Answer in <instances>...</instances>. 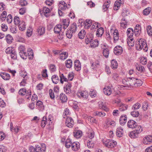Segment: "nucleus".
<instances>
[{
    "mask_svg": "<svg viewBox=\"0 0 152 152\" xmlns=\"http://www.w3.org/2000/svg\"><path fill=\"white\" fill-rule=\"evenodd\" d=\"M66 126L69 128L72 127L74 122L72 118L70 117H66Z\"/></svg>",
    "mask_w": 152,
    "mask_h": 152,
    "instance_id": "423d86ee",
    "label": "nucleus"
},
{
    "mask_svg": "<svg viewBox=\"0 0 152 152\" xmlns=\"http://www.w3.org/2000/svg\"><path fill=\"white\" fill-rule=\"evenodd\" d=\"M143 143L145 144H149L152 142V136H148L144 137L143 139Z\"/></svg>",
    "mask_w": 152,
    "mask_h": 152,
    "instance_id": "6e6552de",
    "label": "nucleus"
},
{
    "mask_svg": "<svg viewBox=\"0 0 152 152\" xmlns=\"http://www.w3.org/2000/svg\"><path fill=\"white\" fill-rule=\"evenodd\" d=\"M38 35H41L43 34L45 32V28L43 26H40L38 27L37 29Z\"/></svg>",
    "mask_w": 152,
    "mask_h": 152,
    "instance_id": "2eb2a0df",
    "label": "nucleus"
},
{
    "mask_svg": "<svg viewBox=\"0 0 152 152\" xmlns=\"http://www.w3.org/2000/svg\"><path fill=\"white\" fill-rule=\"evenodd\" d=\"M85 28H88L92 25V20H91L87 19L85 22Z\"/></svg>",
    "mask_w": 152,
    "mask_h": 152,
    "instance_id": "e433bc0d",
    "label": "nucleus"
},
{
    "mask_svg": "<svg viewBox=\"0 0 152 152\" xmlns=\"http://www.w3.org/2000/svg\"><path fill=\"white\" fill-rule=\"evenodd\" d=\"M104 32V28L102 27H100L96 31V36L99 37H101L103 34Z\"/></svg>",
    "mask_w": 152,
    "mask_h": 152,
    "instance_id": "5701e85b",
    "label": "nucleus"
},
{
    "mask_svg": "<svg viewBox=\"0 0 152 152\" xmlns=\"http://www.w3.org/2000/svg\"><path fill=\"white\" fill-rule=\"evenodd\" d=\"M103 56L106 58H107L108 57L109 54V51L108 49L107 48H105L103 49Z\"/></svg>",
    "mask_w": 152,
    "mask_h": 152,
    "instance_id": "49530a36",
    "label": "nucleus"
},
{
    "mask_svg": "<svg viewBox=\"0 0 152 152\" xmlns=\"http://www.w3.org/2000/svg\"><path fill=\"white\" fill-rule=\"evenodd\" d=\"M7 42L8 43L10 44L12 43L13 41V38L10 34L7 35L6 37Z\"/></svg>",
    "mask_w": 152,
    "mask_h": 152,
    "instance_id": "37998d69",
    "label": "nucleus"
},
{
    "mask_svg": "<svg viewBox=\"0 0 152 152\" xmlns=\"http://www.w3.org/2000/svg\"><path fill=\"white\" fill-rule=\"evenodd\" d=\"M63 28L61 24H58L56 25L54 29V32L56 33H59L61 31Z\"/></svg>",
    "mask_w": 152,
    "mask_h": 152,
    "instance_id": "aec40b11",
    "label": "nucleus"
},
{
    "mask_svg": "<svg viewBox=\"0 0 152 152\" xmlns=\"http://www.w3.org/2000/svg\"><path fill=\"white\" fill-rule=\"evenodd\" d=\"M7 21L8 23H11L12 21V17L11 15L9 14L7 17Z\"/></svg>",
    "mask_w": 152,
    "mask_h": 152,
    "instance_id": "774afa93",
    "label": "nucleus"
},
{
    "mask_svg": "<svg viewBox=\"0 0 152 152\" xmlns=\"http://www.w3.org/2000/svg\"><path fill=\"white\" fill-rule=\"evenodd\" d=\"M68 5L69 6V5L68 4ZM59 7L60 9L63 10H66L69 7H68V6L67 5L65 2L63 1L60 2Z\"/></svg>",
    "mask_w": 152,
    "mask_h": 152,
    "instance_id": "4468645a",
    "label": "nucleus"
},
{
    "mask_svg": "<svg viewBox=\"0 0 152 152\" xmlns=\"http://www.w3.org/2000/svg\"><path fill=\"white\" fill-rule=\"evenodd\" d=\"M93 39V34L90 33L86 35L85 39V42L87 44L91 43Z\"/></svg>",
    "mask_w": 152,
    "mask_h": 152,
    "instance_id": "9b49d317",
    "label": "nucleus"
},
{
    "mask_svg": "<svg viewBox=\"0 0 152 152\" xmlns=\"http://www.w3.org/2000/svg\"><path fill=\"white\" fill-rule=\"evenodd\" d=\"M72 143L70 139H67L65 143V147L67 148H69L71 146H72Z\"/></svg>",
    "mask_w": 152,
    "mask_h": 152,
    "instance_id": "c03bdc74",
    "label": "nucleus"
},
{
    "mask_svg": "<svg viewBox=\"0 0 152 152\" xmlns=\"http://www.w3.org/2000/svg\"><path fill=\"white\" fill-rule=\"evenodd\" d=\"M0 75L3 79L5 80H9L10 77V74L6 72H1Z\"/></svg>",
    "mask_w": 152,
    "mask_h": 152,
    "instance_id": "f3484780",
    "label": "nucleus"
},
{
    "mask_svg": "<svg viewBox=\"0 0 152 152\" xmlns=\"http://www.w3.org/2000/svg\"><path fill=\"white\" fill-rule=\"evenodd\" d=\"M148 104L146 102H144L143 103L142 108L143 110L146 111L148 109Z\"/></svg>",
    "mask_w": 152,
    "mask_h": 152,
    "instance_id": "5fc2aeb1",
    "label": "nucleus"
},
{
    "mask_svg": "<svg viewBox=\"0 0 152 152\" xmlns=\"http://www.w3.org/2000/svg\"><path fill=\"white\" fill-rule=\"evenodd\" d=\"M49 93L50 96L52 99H54L55 97V96L53 91L52 89H50L49 90Z\"/></svg>",
    "mask_w": 152,
    "mask_h": 152,
    "instance_id": "e2e57ef3",
    "label": "nucleus"
},
{
    "mask_svg": "<svg viewBox=\"0 0 152 152\" xmlns=\"http://www.w3.org/2000/svg\"><path fill=\"white\" fill-rule=\"evenodd\" d=\"M107 125L109 126H114L115 125V122L112 121L107 120L106 122Z\"/></svg>",
    "mask_w": 152,
    "mask_h": 152,
    "instance_id": "4d7b16f0",
    "label": "nucleus"
},
{
    "mask_svg": "<svg viewBox=\"0 0 152 152\" xmlns=\"http://www.w3.org/2000/svg\"><path fill=\"white\" fill-rule=\"evenodd\" d=\"M111 66L113 69H116L117 68L118 63L115 60H112L111 61Z\"/></svg>",
    "mask_w": 152,
    "mask_h": 152,
    "instance_id": "72a5a7b5",
    "label": "nucleus"
},
{
    "mask_svg": "<svg viewBox=\"0 0 152 152\" xmlns=\"http://www.w3.org/2000/svg\"><path fill=\"white\" fill-rule=\"evenodd\" d=\"M74 67L77 71H79L81 69V63L79 60H76L74 62Z\"/></svg>",
    "mask_w": 152,
    "mask_h": 152,
    "instance_id": "ddd939ff",
    "label": "nucleus"
},
{
    "mask_svg": "<svg viewBox=\"0 0 152 152\" xmlns=\"http://www.w3.org/2000/svg\"><path fill=\"white\" fill-rule=\"evenodd\" d=\"M43 12L44 15L48 18L50 16V10L49 8L45 7L43 8Z\"/></svg>",
    "mask_w": 152,
    "mask_h": 152,
    "instance_id": "a211bd4d",
    "label": "nucleus"
},
{
    "mask_svg": "<svg viewBox=\"0 0 152 152\" xmlns=\"http://www.w3.org/2000/svg\"><path fill=\"white\" fill-rule=\"evenodd\" d=\"M137 80H136L135 82V87H137L138 86H141L142 84V81L138 79L137 78H136Z\"/></svg>",
    "mask_w": 152,
    "mask_h": 152,
    "instance_id": "603ef678",
    "label": "nucleus"
},
{
    "mask_svg": "<svg viewBox=\"0 0 152 152\" xmlns=\"http://www.w3.org/2000/svg\"><path fill=\"white\" fill-rule=\"evenodd\" d=\"M134 128H135V130L139 134L143 130L142 127L140 126H138L137 125V126L135 127Z\"/></svg>",
    "mask_w": 152,
    "mask_h": 152,
    "instance_id": "de8ad7c7",
    "label": "nucleus"
},
{
    "mask_svg": "<svg viewBox=\"0 0 152 152\" xmlns=\"http://www.w3.org/2000/svg\"><path fill=\"white\" fill-rule=\"evenodd\" d=\"M121 3V2L118 1H116L115 2L114 4V6L115 7L114 10H118V8L120 6Z\"/></svg>",
    "mask_w": 152,
    "mask_h": 152,
    "instance_id": "6e6d98bb",
    "label": "nucleus"
},
{
    "mask_svg": "<svg viewBox=\"0 0 152 152\" xmlns=\"http://www.w3.org/2000/svg\"><path fill=\"white\" fill-rule=\"evenodd\" d=\"M80 144L78 142H74L72 143V148L73 151H76L80 148Z\"/></svg>",
    "mask_w": 152,
    "mask_h": 152,
    "instance_id": "f8f14e48",
    "label": "nucleus"
},
{
    "mask_svg": "<svg viewBox=\"0 0 152 152\" xmlns=\"http://www.w3.org/2000/svg\"><path fill=\"white\" fill-rule=\"evenodd\" d=\"M140 63L143 65H145L147 63V60L146 58L144 57H141L140 59Z\"/></svg>",
    "mask_w": 152,
    "mask_h": 152,
    "instance_id": "052dcab7",
    "label": "nucleus"
},
{
    "mask_svg": "<svg viewBox=\"0 0 152 152\" xmlns=\"http://www.w3.org/2000/svg\"><path fill=\"white\" fill-rule=\"evenodd\" d=\"M69 21L68 20L63 19V20L62 27L64 29H66L69 26Z\"/></svg>",
    "mask_w": 152,
    "mask_h": 152,
    "instance_id": "c756f323",
    "label": "nucleus"
},
{
    "mask_svg": "<svg viewBox=\"0 0 152 152\" xmlns=\"http://www.w3.org/2000/svg\"><path fill=\"white\" fill-rule=\"evenodd\" d=\"M136 49L140 50L142 48L145 52H147L148 50L146 40L143 39H140L136 42Z\"/></svg>",
    "mask_w": 152,
    "mask_h": 152,
    "instance_id": "f03ea898",
    "label": "nucleus"
},
{
    "mask_svg": "<svg viewBox=\"0 0 152 152\" xmlns=\"http://www.w3.org/2000/svg\"><path fill=\"white\" fill-rule=\"evenodd\" d=\"M94 145V144L92 140H88L87 143V146L88 148H93Z\"/></svg>",
    "mask_w": 152,
    "mask_h": 152,
    "instance_id": "a18cd8bd",
    "label": "nucleus"
},
{
    "mask_svg": "<svg viewBox=\"0 0 152 152\" xmlns=\"http://www.w3.org/2000/svg\"><path fill=\"white\" fill-rule=\"evenodd\" d=\"M136 80H137V79L134 77H129V78L128 82H129L130 84L129 85H130V86H134L135 87V83Z\"/></svg>",
    "mask_w": 152,
    "mask_h": 152,
    "instance_id": "2f4dec72",
    "label": "nucleus"
},
{
    "mask_svg": "<svg viewBox=\"0 0 152 152\" xmlns=\"http://www.w3.org/2000/svg\"><path fill=\"white\" fill-rule=\"evenodd\" d=\"M56 98L57 100L60 99L62 103L66 102L67 100L66 95L63 93L60 94L59 97L57 96Z\"/></svg>",
    "mask_w": 152,
    "mask_h": 152,
    "instance_id": "0eeeda50",
    "label": "nucleus"
},
{
    "mask_svg": "<svg viewBox=\"0 0 152 152\" xmlns=\"http://www.w3.org/2000/svg\"><path fill=\"white\" fill-rule=\"evenodd\" d=\"M151 10V7H148L143 10V14L144 15H147L150 13Z\"/></svg>",
    "mask_w": 152,
    "mask_h": 152,
    "instance_id": "79ce46f5",
    "label": "nucleus"
},
{
    "mask_svg": "<svg viewBox=\"0 0 152 152\" xmlns=\"http://www.w3.org/2000/svg\"><path fill=\"white\" fill-rule=\"evenodd\" d=\"M82 135V132L81 131L77 130L74 132V136L77 138L80 137Z\"/></svg>",
    "mask_w": 152,
    "mask_h": 152,
    "instance_id": "a878e982",
    "label": "nucleus"
},
{
    "mask_svg": "<svg viewBox=\"0 0 152 152\" xmlns=\"http://www.w3.org/2000/svg\"><path fill=\"white\" fill-rule=\"evenodd\" d=\"M7 16V12L4 11L1 15L0 16V18L2 20H5Z\"/></svg>",
    "mask_w": 152,
    "mask_h": 152,
    "instance_id": "13d9d810",
    "label": "nucleus"
},
{
    "mask_svg": "<svg viewBox=\"0 0 152 152\" xmlns=\"http://www.w3.org/2000/svg\"><path fill=\"white\" fill-rule=\"evenodd\" d=\"M103 92L105 94L109 96L112 93V90L109 86H107L103 89Z\"/></svg>",
    "mask_w": 152,
    "mask_h": 152,
    "instance_id": "412c9836",
    "label": "nucleus"
},
{
    "mask_svg": "<svg viewBox=\"0 0 152 152\" xmlns=\"http://www.w3.org/2000/svg\"><path fill=\"white\" fill-rule=\"evenodd\" d=\"M140 104L138 102H137L133 106L132 109L134 110L138 109L140 108Z\"/></svg>",
    "mask_w": 152,
    "mask_h": 152,
    "instance_id": "680f3d73",
    "label": "nucleus"
},
{
    "mask_svg": "<svg viewBox=\"0 0 152 152\" xmlns=\"http://www.w3.org/2000/svg\"><path fill=\"white\" fill-rule=\"evenodd\" d=\"M130 114L133 117H137L139 116V113L138 111L134 110L132 111Z\"/></svg>",
    "mask_w": 152,
    "mask_h": 152,
    "instance_id": "3c124183",
    "label": "nucleus"
},
{
    "mask_svg": "<svg viewBox=\"0 0 152 152\" xmlns=\"http://www.w3.org/2000/svg\"><path fill=\"white\" fill-rule=\"evenodd\" d=\"M127 23L126 20L125 18H124L121 20V26L124 28H126L127 25Z\"/></svg>",
    "mask_w": 152,
    "mask_h": 152,
    "instance_id": "4c0bfd02",
    "label": "nucleus"
},
{
    "mask_svg": "<svg viewBox=\"0 0 152 152\" xmlns=\"http://www.w3.org/2000/svg\"><path fill=\"white\" fill-rule=\"evenodd\" d=\"M114 42H117L119 39V34L117 29H115L113 33Z\"/></svg>",
    "mask_w": 152,
    "mask_h": 152,
    "instance_id": "dca6fc26",
    "label": "nucleus"
},
{
    "mask_svg": "<svg viewBox=\"0 0 152 152\" xmlns=\"http://www.w3.org/2000/svg\"><path fill=\"white\" fill-rule=\"evenodd\" d=\"M139 134L136 131L134 130L131 132L129 135L131 138H135L138 137Z\"/></svg>",
    "mask_w": 152,
    "mask_h": 152,
    "instance_id": "4be33fe9",
    "label": "nucleus"
},
{
    "mask_svg": "<svg viewBox=\"0 0 152 152\" xmlns=\"http://www.w3.org/2000/svg\"><path fill=\"white\" fill-rule=\"evenodd\" d=\"M119 105V109L121 111H124L127 109L128 106L126 104L121 103H120Z\"/></svg>",
    "mask_w": 152,
    "mask_h": 152,
    "instance_id": "c85d7f7f",
    "label": "nucleus"
},
{
    "mask_svg": "<svg viewBox=\"0 0 152 152\" xmlns=\"http://www.w3.org/2000/svg\"><path fill=\"white\" fill-rule=\"evenodd\" d=\"M134 31L133 29L132 28H128L127 31L126 33L128 37L127 39V43L129 46H133L134 44H132L129 45V42H132L133 40V35Z\"/></svg>",
    "mask_w": 152,
    "mask_h": 152,
    "instance_id": "7ed1b4c3",
    "label": "nucleus"
},
{
    "mask_svg": "<svg viewBox=\"0 0 152 152\" xmlns=\"http://www.w3.org/2000/svg\"><path fill=\"white\" fill-rule=\"evenodd\" d=\"M122 52V48L120 46H116L114 48V53L116 55L121 54Z\"/></svg>",
    "mask_w": 152,
    "mask_h": 152,
    "instance_id": "1a4fd4ad",
    "label": "nucleus"
},
{
    "mask_svg": "<svg viewBox=\"0 0 152 152\" xmlns=\"http://www.w3.org/2000/svg\"><path fill=\"white\" fill-rule=\"evenodd\" d=\"M147 31L148 34L150 36H152V28L151 26L147 27Z\"/></svg>",
    "mask_w": 152,
    "mask_h": 152,
    "instance_id": "09e8293b",
    "label": "nucleus"
},
{
    "mask_svg": "<svg viewBox=\"0 0 152 152\" xmlns=\"http://www.w3.org/2000/svg\"><path fill=\"white\" fill-rule=\"evenodd\" d=\"M19 50V54L20 56L23 59H26L27 56L31 57H29L30 59L33 58V52L32 50L30 48L28 49L27 51V53L25 52V48L24 46L21 45L18 48Z\"/></svg>",
    "mask_w": 152,
    "mask_h": 152,
    "instance_id": "f257e3e1",
    "label": "nucleus"
},
{
    "mask_svg": "<svg viewBox=\"0 0 152 152\" xmlns=\"http://www.w3.org/2000/svg\"><path fill=\"white\" fill-rule=\"evenodd\" d=\"M77 96L80 98L87 99L88 96V93L86 91H83L78 92L77 94Z\"/></svg>",
    "mask_w": 152,
    "mask_h": 152,
    "instance_id": "39448f33",
    "label": "nucleus"
},
{
    "mask_svg": "<svg viewBox=\"0 0 152 152\" xmlns=\"http://www.w3.org/2000/svg\"><path fill=\"white\" fill-rule=\"evenodd\" d=\"M14 50L13 48L9 47L6 49L5 52L7 54H11Z\"/></svg>",
    "mask_w": 152,
    "mask_h": 152,
    "instance_id": "338daca9",
    "label": "nucleus"
},
{
    "mask_svg": "<svg viewBox=\"0 0 152 152\" xmlns=\"http://www.w3.org/2000/svg\"><path fill=\"white\" fill-rule=\"evenodd\" d=\"M60 82L61 84L63 83L64 81H68V79L66 78L64 76L63 74H60Z\"/></svg>",
    "mask_w": 152,
    "mask_h": 152,
    "instance_id": "ea45409f",
    "label": "nucleus"
},
{
    "mask_svg": "<svg viewBox=\"0 0 152 152\" xmlns=\"http://www.w3.org/2000/svg\"><path fill=\"white\" fill-rule=\"evenodd\" d=\"M48 124L46 117L44 116L42 118V120L41 121L40 126L43 128L45 127L46 124Z\"/></svg>",
    "mask_w": 152,
    "mask_h": 152,
    "instance_id": "bb28decb",
    "label": "nucleus"
},
{
    "mask_svg": "<svg viewBox=\"0 0 152 152\" xmlns=\"http://www.w3.org/2000/svg\"><path fill=\"white\" fill-rule=\"evenodd\" d=\"M74 33H72V32L69 30L67 29V31H66V37L69 39H71L73 36Z\"/></svg>",
    "mask_w": 152,
    "mask_h": 152,
    "instance_id": "8fccbe9b",
    "label": "nucleus"
},
{
    "mask_svg": "<svg viewBox=\"0 0 152 152\" xmlns=\"http://www.w3.org/2000/svg\"><path fill=\"white\" fill-rule=\"evenodd\" d=\"M127 125L129 128L133 129L137 126V123L134 121L131 120L128 121Z\"/></svg>",
    "mask_w": 152,
    "mask_h": 152,
    "instance_id": "9d476101",
    "label": "nucleus"
},
{
    "mask_svg": "<svg viewBox=\"0 0 152 152\" xmlns=\"http://www.w3.org/2000/svg\"><path fill=\"white\" fill-rule=\"evenodd\" d=\"M77 28L76 23H73L70 25L69 27L68 28V29L72 31V33L75 34Z\"/></svg>",
    "mask_w": 152,
    "mask_h": 152,
    "instance_id": "6ab92c4d",
    "label": "nucleus"
},
{
    "mask_svg": "<svg viewBox=\"0 0 152 152\" xmlns=\"http://www.w3.org/2000/svg\"><path fill=\"white\" fill-rule=\"evenodd\" d=\"M10 130L13 132H15V133H17L19 130V127L18 126H16L15 127L13 126V124L12 123H10Z\"/></svg>",
    "mask_w": 152,
    "mask_h": 152,
    "instance_id": "58836bf2",
    "label": "nucleus"
},
{
    "mask_svg": "<svg viewBox=\"0 0 152 152\" xmlns=\"http://www.w3.org/2000/svg\"><path fill=\"white\" fill-rule=\"evenodd\" d=\"M36 104L37 107H38L41 108L42 109L44 108V107L43 105V103L40 101H38L36 103Z\"/></svg>",
    "mask_w": 152,
    "mask_h": 152,
    "instance_id": "69168bd1",
    "label": "nucleus"
},
{
    "mask_svg": "<svg viewBox=\"0 0 152 152\" xmlns=\"http://www.w3.org/2000/svg\"><path fill=\"white\" fill-rule=\"evenodd\" d=\"M123 133V130L122 128L119 127L117 129L116 135L118 137H121L122 136Z\"/></svg>",
    "mask_w": 152,
    "mask_h": 152,
    "instance_id": "393cba45",
    "label": "nucleus"
},
{
    "mask_svg": "<svg viewBox=\"0 0 152 152\" xmlns=\"http://www.w3.org/2000/svg\"><path fill=\"white\" fill-rule=\"evenodd\" d=\"M66 67L68 68H71L72 66V61L71 59H69L65 62Z\"/></svg>",
    "mask_w": 152,
    "mask_h": 152,
    "instance_id": "f704fd0d",
    "label": "nucleus"
},
{
    "mask_svg": "<svg viewBox=\"0 0 152 152\" xmlns=\"http://www.w3.org/2000/svg\"><path fill=\"white\" fill-rule=\"evenodd\" d=\"M86 34L85 31L84 30L82 29L78 34V36L80 39H82L84 38Z\"/></svg>",
    "mask_w": 152,
    "mask_h": 152,
    "instance_id": "cd10ccee",
    "label": "nucleus"
},
{
    "mask_svg": "<svg viewBox=\"0 0 152 152\" xmlns=\"http://www.w3.org/2000/svg\"><path fill=\"white\" fill-rule=\"evenodd\" d=\"M60 59L61 60H64L68 56V53L67 52L61 53L60 54Z\"/></svg>",
    "mask_w": 152,
    "mask_h": 152,
    "instance_id": "7c9ffc66",
    "label": "nucleus"
},
{
    "mask_svg": "<svg viewBox=\"0 0 152 152\" xmlns=\"http://www.w3.org/2000/svg\"><path fill=\"white\" fill-rule=\"evenodd\" d=\"M26 90L25 88L20 89L18 92V93L20 95L22 96H24L26 94Z\"/></svg>",
    "mask_w": 152,
    "mask_h": 152,
    "instance_id": "864d4df0",
    "label": "nucleus"
},
{
    "mask_svg": "<svg viewBox=\"0 0 152 152\" xmlns=\"http://www.w3.org/2000/svg\"><path fill=\"white\" fill-rule=\"evenodd\" d=\"M51 80L55 84H57L59 81V77L57 75H53L52 77Z\"/></svg>",
    "mask_w": 152,
    "mask_h": 152,
    "instance_id": "c9c22d12",
    "label": "nucleus"
},
{
    "mask_svg": "<svg viewBox=\"0 0 152 152\" xmlns=\"http://www.w3.org/2000/svg\"><path fill=\"white\" fill-rule=\"evenodd\" d=\"M103 144L107 147L113 148L116 146L117 143L113 140L107 139L103 142Z\"/></svg>",
    "mask_w": 152,
    "mask_h": 152,
    "instance_id": "20e7f679",
    "label": "nucleus"
},
{
    "mask_svg": "<svg viewBox=\"0 0 152 152\" xmlns=\"http://www.w3.org/2000/svg\"><path fill=\"white\" fill-rule=\"evenodd\" d=\"M127 117L126 115H122L120 117L119 122L122 125H124L126 122Z\"/></svg>",
    "mask_w": 152,
    "mask_h": 152,
    "instance_id": "b1692460",
    "label": "nucleus"
},
{
    "mask_svg": "<svg viewBox=\"0 0 152 152\" xmlns=\"http://www.w3.org/2000/svg\"><path fill=\"white\" fill-rule=\"evenodd\" d=\"M91 90L92 91H90L89 95L92 98L95 97L96 96V92L95 90H92V89Z\"/></svg>",
    "mask_w": 152,
    "mask_h": 152,
    "instance_id": "bf43d9fd",
    "label": "nucleus"
},
{
    "mask_svg": "<svg viewBox=\"0 0 152 152\" xmlns=\"http://www.w3.org/2000/svg\"><path fill=\"white\" fill-rule=\"evenodd\" d=\"M18 25L20 30L23 31L25 29L26 26L23 21H22L21 22L18 24Z\"/></svg>",
    "mask_w": 152,
    "mask_h": 152,
    "instance_id": "473e14b6",
    "label": "nucleus"
},
{
    "mask_svg": "<svg viewBox=\"0 0 152 152\" xmlns=\"http://www.w3.org/2000/svg\"><path fill=\"white\" fill-rule=\"evenodd\" d=\"M14 22L16 25H18L21 23L18 17L16 16L14 18Z\"/></svg>",
    "mask_w": 152,
    "mask_h": 152,
    "instance_id": "0e129e2a",
    "label": "nucleus"
},
{
    "mask_svg": "<svg viewBox=\"0 0 152 152\" xmlns=\"http://www.w3.org/2000/svg\"><path fill=\"white\" fill-rule=\"evenodd\" d=\"M122 82L123 84L125 85L124 86H120V88H121V89H123V88L125 87H129L130 86V85H129L130 84L129 82L128 83L125 80H122ZM124 88H123V89H124Z\"/></svg>",
    "mask_w": 152,
    "mask_h": 152,
    "instance_id": "a19ab883",
    "label": "nucleus"
}]
</instances>
